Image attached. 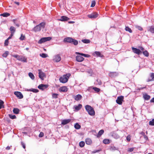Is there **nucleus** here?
I'll return each mask as SVG.
<instances>
[{"mask_svg":"<svg viewBox=\"0 0 154 154\" xmlns=\"http://www.w3.org/2000/svg\"><path fill=\"white\" fill-rule=\"evenodd\" d=\"M46 23L45 22H42L36 26L32 29V30L35 32L40 31L41 28L44 29L45 27Z\"/></svg>","mask_w":154,"mask_h":154,"instance_id":"f257e3e1","label":"nucleus"},{"mask_svg":"<svg viewBox=\"0 0 154 154\" xmlns=\"http://www.w3.org/2000/svg\"><path fill=\"white\" fill-rule=\"evenodd\" d=\"M85 108L89 115L91 116H94L95 112L94 109L90 106L87 105L85 106Z\"/></svg>","mask_w":154,"mask_h":154,"instance_id":"f03ea898","label":"nucleus"},{"mask_svg":"<svg viewBox=\"0 0 154 154\" xmlns=\"http://www.w3.org/2000/svg\"><path fill=\"white\" fill-rule=\"evenodd\" d=\"M70 76V74H68L63 75L62 76L60 77L59 79L60 82L63 83L66 82Z\"/></svg>","mask_w":154,"mask_h":154,"instance_id":"7ed1b4c3","label":"nucleus"},{"mask_svg":"<svg viewBox=\"0 0 154 154\" xmlns=\"http://www.w3.org/2000/svg\"><path fill=\"white\" fill-rule=\"evenodd\" d=\"M51 38L50 37L42 38L39 40L38 43V44H41L46 41H50Z\"/></svg>","mask_w":154,"mask_h":154,"instance_id":"20e7f679","label":"nucleus"},{"mask_svg":"<svg viewBox=\"0 0 154 154\" xmlns=\"http://www.w3.org/2000/svg\"><path fill=\"white\" fill-rule=\"evenodd\" d=\"M124 96H120L117 97V99L116 100V102L117 104L119 105H122V102L124 101Z\"/></svg>","mask_w":154,"mask_h":154,"instance_id":"39448f33","label":"nucleus"},{"mask_svg":"<svg viewBox=\"0 0 154 154\" xmlns=\"http://www.w3.org/2000/svg\"><path fill=\"white\" fill-rule=\"evenodd\" d=\"M38 71L39 72L38 74L39 78L42 80H44V78H45L46 77L45 73L43 72L41 69H38Z\"/></svg>","mask_w":154,"mask_h":154,"instance_id":"423d86ee","label":"nucleus"},{"mask_svg":"<svg viewBox=\"0 0 154 154\" xmlns=\"http://www.w3.org/2000/svg\"><path fill=\"white\" fill-rule=\"evenodd\" d=\"M132 49L133 52L136 54L139 55L142 53L141 51L139 49L134 48V47H132Z\"/></svg>","mask_w":154,"mask_h":154,"instance_id":"0eeeda50","label":"nucleus"},{"mask_svg":"<svg viewBox=\"0 0 154 154\" xmlns=\"http://www.w3.org/2000/svg\"><path fill=\"white\" fill-rule=\"evenodd\" d=\"M14 94L19 99H22L23 97V95L21 92L19 91H15L14 92Z\"/></svg>","mask_w":154,"mask_h":154,"instance_id":"6e6552de","label":"nucleus"},{"mask_svg":"<svg viewBox=\"0 0 154 154\" xmlns=\"http://www.w3.org/2000/svg\"><path fill=\"white\" fill-rule=\"evenodd\" d=\"M48 87V85L42 84L39 85L38 86V88L39 89L44 90L45 89L47 88Z\"/></svg>","mask_w":154,"mask_h":154,"instance_id":"1a4fd4ad","label":"nucleus"},{"mask_svg":"<svg viewBox=\"0 0 154 154\" xmlns=\"http://www.w3.org/2000/svg\"><path fill=\"white\" fill-rule=\"evenodd\" d=\"M61 60V57L60 55L59 54H57L55 56L53 60L55 62H58L60 61Z\"/></svg>","mask_w":154,"mask_h":154,"instance_id":"9d476101","label":"nucleus"},{"mask_svg":"<svg viewBox=\"0 0 154 154\" xmlns=\"http://www.w3.org/2000/svg\"><path fill=\"white\" fill-rule=\"evenodd\" d=\"M98 14L96 13H92L88 15V17L90 18H95L98 17Z\"/></svg>","mask_w":154,"mask_h":154,"instance_id":"9b49d317","label":"nucleus"},{"mask_svg":"<svg viewBox=\"0 0 154 154\" xmlns=\"http://www.w3.org/2000/svg\"><path fill=\"white\" fill-rule=\"evenodd\" d=\"M118 73L116 72H111L109 73V76L111 78H114L117 76Z\"/></svg>","mask_w":154,"mask_h":154,"instance_id":"f8f14e48","label":"nucleus"},{"mask_svg":"<svg viewBox=\"0 0 154 154\" xmlns=\"http://www.w3.org/2000/svg\"><path fill=\"white\" fill-rule=\"evenodd\" d=\"M73 97L76 101L80 100L82 97V96L80 94H78L74 96Z\"/></svg>","mask_w":154,"mask_h":154,"instance_id":"ddd939ff","label":"nucleus"},{"mask_svg":"<svg viewBox=\"0 0 154 154\" xmlns=\"http://www.w3.org/2000/svg\"><path fill=\"white\" fill-rule=\"evenodd\" d=\"M111 135L113 137L116 139H118L119 137V135L115 131H113Z\"/></svg>","mask_w":154,"mask_h":154,"instance_id":"4468645a","label":"nucleus"},{"mask_svg":"<svg viewBox=\"0 0 154 154\" xmlns=\"http://www.w3.org/2000/svg\"><path fill=\"white\" fill-rule=\"evenodd\" d=\"M76 61L79 62H81L84 60V58L83 57L79 55L76 56Z\"/></svg>","mask_w":154,"mask_h":154,"instance_id":"2eb2a0df","label":"nucleus"},{"mask_svg":"<svg viewBox=\"0 0 154 154\" xmlns=\"http://www.w3.org/2000/svg\"><path fill=\"white\" fill-rule=\"evenodd\" d=\"M19 60L24 62H26L27 61L26 58L25 57L22 56H20Z\"/></svg>","mask_w":154,"mask_h":154,"instance_id":"dca6fc26","label":"nucleus"},{"mask_svg":"<svg viewBox=\"0 0 154 154\" xmlns=\"http://www.w3.org/2000/svg\"><path fill=\"white\" fill-rule=\"evenodd\" d=\"M70 19L65 16H62L61 17V18L59 19V20L62 21H66L68 20H69Z\"/></svg>","mask_w":154,"mask_h":154,"instance_id":"f3484780","label":"nucleus"},{"mask_svg":"<svg viewBox=\"0 0 154 154\" xmlns=\"http://www.w3.org/2000/svg\"><path fill=\"white\" fill-rule=\"evenodd\" d=\"M82 107V105L81 104H79L78 106L75 105L74 106L73 108L76 111L79 110Z\"/></svg>","mask_w":154,"mask_h":154,"instance_id":"a211bd4d","label":"nucleus"},{"mask_svg":"<svg viewBox=\"0 0 154 154\" xmlns=\"http://www.w3.org/2000/svg\"><path fill=\"white\" fill-rule=\"evenodd\" d=\"M70 121V119H64L62 121L61 124L63 125H65L69 123Z\"/></svg>","mask_w":154,"mask_h":154,"instance_id":"6ab92c4d","label":"nucleus"},{"mask_svg":"<svg viewBox=\"0 0 154 154\" xmlns=\"http://www.w3.org/2000/svg\"><path fill=\"white\" fill-rule=\"evenodd\" d=\"M143 97L145 100H148L150 99V97L146 93L143 94Z\"/></svg>","mask_w":154,"mask_h":154,"instance_id":"aec40b11","label":"nucleus"},{"mask_svg":"<svg viewBox=\"0 0 154 154\" xmlns=\"http://www.w3.org/2000/svg\"><path fill=\"white\" fill-rule=\"evenodd\" d=\"M72 38L71 37H67L64 39V42L71 43L72 41Z\"/></svg>","mask_w":154,"mask_h":154,"instance_id":"412c9836","label":"nucleus"},{"mask_svg":"<svg viewBox=\"0 0 154 154\" xmlns=\"http://www.w3.org/2000/svg\"><path fill=\"white\" fill-rule=\"evenodd\" d=\"M67 91V88L66 86H63L61 87L60 89V91L63 92H66Z\"/></svg>","mask_w":154,"mask_h":154,"instance_id":"4be33fe9","label":"nucleus"},{"mask_svg":"<svg viewBox=\"0 0 154 154\" xmlns=\"http://www.w3.org/2000/svg\"><path fill=\"white\" fill-rule=\"evenodd\" d=\"M85 143L88 145H90L92 143L91 139L89 138H87L85 139Z\"/></svg>","mask_w":154,"mask_h":154,"instance_id":"5701e85b","label":"nucleus"},{"mask_svg":"<svg viewBox=\"0 0 154 154\" xmlns=\"http://www.w3.org/2000/svg\"><path fill=\"white\" fill-rule=\"evenodd\" d=\"M75 53L76 54L81 55L82 56H84L85 57H90V55L88 54H84L78 52H76Z\"/></svg>","mask_w":154,"mask_h":154,"instance_id":"b1692460","label":"nucleus"},{"mask_svg":"<svg viewBox=\"0 0 154 154\" xmlns=\"http://www.w3.org/2000/svg\"><path fill=\"white\" fill-rule=\"evenodd\" d=\"M27 91H32L34 93H37L39 91L37 89L33 88L27 89Z\"/></svg>","mask_w":154,"mask_h":154,"instance_id":"393cba45","label":"nucleus"},{"mask_svg":"<svg viewBox=\"0 0 154 154\" xmlns=\"http://www.w3.org/2000/svg\"><path fill=\"white\" fill-rule=\"evenodd\" d=\"M72 41L71 43L74 44L75 45H78V42L77 40L73 38L72 39Z\"/></svg>","mask_w":154,"mask_h":154,"instance_id":"a878e982","label":"nucleus"},{"mask_svg":"<svg viewBox=\"0 0 154 154\" xmlns=\"http://www.w3.org/2000/svg\"><path fill=\"white\" fill-rule=\"evenodd\" d=\"M104 130L103 129L100 130L98 134L97 137H100L104 133Z\"/></svg>","mask_w":154,"mask_h":154,"instance_id":"bb28decb","label":"nucleus"},{"mask_svg":"<svg viewBox=\"0 0 154 154\" xmlns=\"http://www.w3.org/2000/svg\"><path fill=\"white\" fill-rule=\"evenodd\" d=\"M10 30L11 31V33L14 34L15 31L16 29L14 27L11 26L10 28Z\"/></svg>","mask_w":154,"mask_h":154,"instance_id":"cd10ccee","label":"nucleus"},{"mask_svg":"<svg viewBox=\"0 0 154 154\" xmlns=\"http://www.w3.org/2000/svg\"><path fill=\"white\" fill-rule=\"evenodd\" d=\"M10 15V14L8 13H4L3 14H0L1 16H2L3 17H7Z\"/></svg>","mask_w":154,"mask_h":154,"instance_id":"c85d7f7f","label":"nucleus"},{"mask_svg":"<svg viewBox=\"0 0 154 154\" xmlns=\"http://www.w3.org/2000/svg\"><path fill=\"white\" fill-rule=\"evenodd\" d=\"M19 109L17 108H14L13 110V112L15 114H18L19 112Z\"/></svg>","mask_w":154,"mask_h":154,"instance_id":"c756f323","label":"nucleus"},{"mask_svg":"<svg viewBox=\"0 0 154 154\" xmlns=\"http://www.w3.org/2000/svg\"><path fill=\"white\" fill-rule=\"evenodd\" d=\"M74 127L76 129H79L81 128V126L78 123H76L74 125Z\"/></svg>","mask_w":154,"mask_h":154,"instance_id":"7c9ffc66","label":"nucleus"},{"mask_svg":"<svg viewBox=\"0 0 154 154\" xmlns=\"http://www.w3.org/2000/svg\"><path fill=\"white\" fill-rule=\"evenodd\" d=\"M150 77L152 78L151 79H148V82L151 81H154V73H151Z\"/></svg>","mask_w":154,"mask_h":154,"instance_id":"2f4dec72","label":"nucleus"},{"mask_svg":"<svg viewBox=\"0 0 154 154\" xmlns=\"http://www.w3.org/2000/svg\"><path fill=\"white\" fill-rule=\"evenodd\" d=\"M82 41L84 43H89L90 42V41L89 39H84L82 40Z\"/></svg>","mask_w":154,"mask_h":154,"instance_id":"473e14b6","label":"nucleus"},{"mask_svg":"<svg viewBox=\"0 0 154 154\" xmlns=\"http://www.w3.org/2000/svg\"><path fill=\"white\" fill-rule=\"evenodd\" d=\"M149 30L151 33H154V26L149 27Z\"/></svg>","mask_w":154,"mask_h":154,"instance_id":"72a5a7b5","label":"nucleus"},{"mask_svg":"<svg viewBox=\"0 0 154 154\" xmlns=\"http://www.w3.org/2000/svg\"><path fill=\"white\" fill-rule=\"evenodd\" d=\"M95 53L98 57H102L103 56V55L101 54L100 52L99 51H95Z\"/></svg>","mask_w":154,"mask_h":154,"instance_id":"f704fd0d","label":"nucleus"},{"mask_svg":"<svg viewBox=\"0 0 154 154\" xmlns=\"http://www.w3.org/2000/svg\"><path fill=\"white\" fill-rule=\"evenodd\" d=\"M4 103V102L2 100H0V109L2 108H4V106L3 105Z\"/></svg>","mask_w":154,"mask_h":154,"instance_id":"c9c22d12","label":"nucleus"},{"mask_svg":"<svg viewBox=\"0 0 154 154\" xmlns=\"http://www.w3.org/2000/svg\"><path fill=\"white\" fill-rule=\"evenodd\" d=\"M29 75L32 79L33 80L34 79L35 76L32 73L29 72Z\"/></svg>","mask_w":154,"mask_h":154,"instance_id":"e433bc0d","label":"nucleus"},{"mask_svg":"<svg viewBox=\"0 0 154 154\" xmlns=\"http://www.w3.org/2000/svg\"><path fill=\"white\" fill-rule=\"evenodd\" d=\"M125 30L126 31H128L130 33L132 32V31L131 29L128 26H126L125 28Z\"/></svg>","mask_w":154,"mask_h":154,"instance_id":"4c0bfd02","label":"nucleus"},{"mask_svg":"<svg viewBox=\"0 0 154 154\" xmlns=\"http://www.w3.org/2000/svg\"><path fill=\"white\" fill-rule=\"evenodd\" d=\"M135 27L140 31H142L143 30V28L140 26L138 25H135Z\"/></svg>","mask_w":154,"mask_h":154,"instance_id":"58836bf2","label":"nucleus"},{"mask_svg":"<svg viewBox=\"0 0 154 154\" xmlns=\"http://www.w3.org/2000/svg\"><path fill=\"white\" fill-rule=\"evenodd\" d=\"M92 89L97 93L99 92L100 91V88L96 87H93L92 88Z\"/></svg>","mask_w":154,"mask_h":154,"instance_id":"ea45409f","label":"nucleus"},{"mask_svg":"<svg viewBox=\"0 0 154 154\" xmlns=\"http://www.w3.org/2000/svg\"><path fill=\"white\" fill-rule=\"evenodd\" d=\"M103 142L105 144H108L110 142L109 139H104L103 140Z\"/></svg>","mask_w":154,"mask_h":154,"instance_id":"a19ab883","label":"nucleus"},{"mask_svg":"<svg viewBox=\"0 0 154 154\" xmlns=\"http://www.w3.org/2000/svg\"><path fill=\"white\" fill-rule=\"evenodd\" d=\"M9 52L8 51H6L4 54H3L2 56L3 57H6L8 55Z\"/></svg>","mask_w":154,"mask_h":154,"instance_id":"79ce46f5","label":"nucleus"},{"mask_svg":"<svg viewBox=\"0 0 154 154\" xmlns=\"http://www.w3.org/2000/svg\"><path fill=\"white\" fill-rule=\"evenodd\" d=\"M85 143L83 141H82L80 142L79 143V145L81 147H84L85 146Z\"/></svg>","mask_w":154,"mask_h":154,"instance_id":"37998d69","label":"nucleus"},{"mask_svg":"<svg viewBox=\"0 0 154 154\" xmlns=\"http://www.w3.org/2000/svg\"><path fill=\"white\" fill-rule=\"evenodd\" d=\"M143 54L146 57H148L149 55V54L147 51H145L143 52Z\"/></svg>","mask_w":154,"mask_h":154,"instance_id":"c03bdc74","label":"nucleus"},{"mask_svg":"<svg viewBox=\"0 0 154 154\" xmlns=\"http://www.w3.org/2000/svg\"><path fill=\"white\" fill-rule=\"evenodd\" d=\"M40 55L42 58H46L48 57V55L47 54L44 53H42V54H40Z\"/></svg>","mask_w":154,"mask_h":154,"instance_id":"a18cd8bd","label":"nucleus"},{"mask_svg":"<svg viewBox=\"0 0 154 154\" xmlns=\"http://www.w3.org/2000/svg\"><path fill=\"white\" fill-rule=\"evenodd\" d=\"M9 116L11 119H14L16 118V117L15 115L9 114Z\"/></svg>","mask_w":154,"mask_h":154,"instance_id":"49530a36","label":"nucleus"},{"mask_svg":"<svg viewBox=\"0 0 154 154\" xmlns=\"http://www.w3.org/2000/svg\"><path fill=\"white\" fill-rule=\"evenodd\" d=\"M96 5V2L95 0H93L91 2V7H93L95 6Z\"/></svg>","mask_w":154,"mask_h":154,"instance_id":"de8ad7c7","label":"nucleus"},{"mask_svg":"<svg viewBox=\"0 0 154 154\" xmlns=\"http://www.w3.org/2000/svg\"><path fill=\"white\" fill-rule=\"evenodd\" d=\"M149 125L152 126L154 125V119L149 122Z\"/></svg>","mask_w":154,"mask_h":154,"instance_id":"09e8293b","label":"nucleus"},{"mask_svg":"<svg viewBox=\"0 0 154 154\" xmlns=\"http://www.w3.org/2000/svg\"><path fill=\"white\" fill-rule=\"evenodd\" d=\"M8 40L9 39H8L7 38L6 40H5L4 43L5 46H8V45L9 43Z\"/></svg>","mask_w":154,"mask_h":154,"instance_id":"8fccbe9b","label":"nucleus"},{"mask_svg":"<svg viewBox=\"0 0 154 154\" xmlns=\"http://www.w3.org/2000/svg\"><path fill=\"white\" fill-rule=\"evenodd\" d=\"M96 82L98 85H100L102 84V83L101 81L99 79H97L96 80Z\"/></svg>","mask_w":154,"mask_h":154,"instance_id":"3c124183","label":"nucleus"},{"mask_svg":"<svg viewBox=\"0 0 154 154\" xmlns=\"http://www.w3.org/2000/svg\"><path fill=\"white\" fill-rule=\"evenodd\" d=\"M25 36L24 35H23V34L21 35V36L20 38V40H23L25 39Z\"/></svg>","mask_w":154,"mask_h":154,"instance_id":"603ef678","label":"nucleus"},{"mask_svg":"<svg viewBox=\"0 0 154 154\" xmlns=\"http://www.w3.org/2000/svg\"><path fill=\"white\" fill-rule=\"evenodd\" d=\"M58 95V94L54 93L53 94L52 96L53 98H57V96Z\"/></svg>","mask_w":154,"mask_h":154,"instance_id":"864d4df0","label":"nucleus"},{"mask_svg":"<svg viewBox=\"0 0 154 154\" xmlns=\"http://www.w3.org/2000/svg\"><path fill=\"white\" fill-rule=\"evenodd\" d=\"M13 57L17 58V60H19L20 56L18 55H15L12 56Z\"/></svg>","mask_w":154,"mask_h":154,"instance_id":"5fc2aeb1","label":"nucleus"},{"mask_svg":"<svg viewBox=\"0 0 154 154\" xmlns=\"http://www.w3.org/2000/svg\"><path fill=\"white\" fill-rule=\"evenodd\" d=\"M126 139L128 142L130 141L131 140V136L130 135H128L126 137Z\"/></svg>","mask_w":154,"mask_h":154,"instance_id":"6e6d98bb","label":"nucleus"},{"mask_svg":"<svg viewBox=\"0 0 154 154\" xmlns=\"http://www.w3.org/2000/svg\"><path fill=\"white\" fill-rule=\"evenodd\" d=\"M44 133L42 132H40L39 134V137H42L44 136Z\"/></svg>","mask_w":154,"mask_h":154,"instance_id":"4d7b16f0","label":"nucleus"},{"mask_svg":"<svg viewBox=\"0 0 154 154\" xmlns=\"http://www.w3.org/2000/svg\"><path fill=\"white\" fill-rule=\"evenodd\" d=\"M21 145L22 146L23 148L25 149L26 148L25 144L23 142H21Z\"/></svg>","mask_w":154,"mask_h":154,"instance_id":"13d9d810","label":"nucleus"},{"mask_svg":"<svg viewBox=\"0 0 154 154\" xmlns=\"http://www.w3.org/2000/svg\"><path fill=\"white\" fill-rule=\"evenodd\" d=\"M134 148H129L128 149V151L129 152H132L133 151Z\"/></svg>","mask_w":154,"mask_h":154,"instance_id":"bf43d9fd","label":"nucleus"},{"mask_svg":"<svg viewBox=\"0 0 154 154\" xmlns=\"http://www.w3.org/2000/svg\"><path fill=\"white\" fill-rule=\"evenodd\" d=\"M143 136L144 139H145L146 140H148V137L145 134L143 135Z\"/></svg>","mask_w":154,"mask_h":154,"instance_id":"052dcab7","label":"nucleus"},{"mask_svg":"<svg viewBox=\"0 0 154 154\" xmlns=\"http://www.w3.org/2000/svg\"><path fill=\"white\" fill-rule=\"evenodd\" d=\"M14 34H13L12 33H11V35H10V36H9V37H8L7 39H11L12 37V36Z\"/></svg>","mask_w":154,"mask_h":154,"instance_id":"680f3d73","label":"nucleus"},{"mask_svg":"<svg viewBox=\"0 0 154 154\" xmlns=\"http://www.w3.org/2000/svg\"><path fill=\"white\" fill-rule=\"evenodd\" d=\"M110 150H116V147H111L110 148Z\"/></svg>","mask_w":154,"mask_h":154,"instance_id":"e2e57ef3","label":"nucleus"},{"mask_svg":"<svg viewBox=\"0 0 154 154\" xmlns=\"http://www.w3.org/2000/svg\"><path fill=\"white\" fill-rule=\"evenodd\" d=\"M139 48L142 51L144 50V48L141 46L139 47Z\"/></svg>","mask_w":154,"mask_h":154,"instance_id":"0e129e2a","label":"nucleus"},{"mask_svg":"<svg viewBox=\"0 0 154 154\" xmlns=\"http://www.w3.org/2000/svg\"><path fill=\"white\" fill-rule=\"evenodd\" d=\"M150 102L154 103V97L151 99L150 100Z\"/></svg>","mask_w":154,"mask_h":154,"instance_id":"69168bd1","label":"nucleus"},{"mask_svg":"<svg viewBox=\"0 0 154 154\" xmlns=\"http://www.w3.org/2000/svg\"><path fill=\"white\" fill-rule=\"evenodd\" d=\"M6 149L8 150H9L10 149V147L8 146L6 147Z\"/></svg>","mask_w":154,"mask_h":154,"instance_id":"338daca9","label":"nucleus"},{"mask_svg":"<svg viewBox=\"0 0 154 154\" xmlns=\"http://www.w3.org/2000/svg\"><path fill=\"white\" fill-rule=\"evenodd\" d=\"M15 4L17 5H19L20 4V3L18 2H14Z\"/></svg>","mask_w":154,"mask_h":154,"instance_id":"774afa93","label":"nucleus"}]
</instances>
